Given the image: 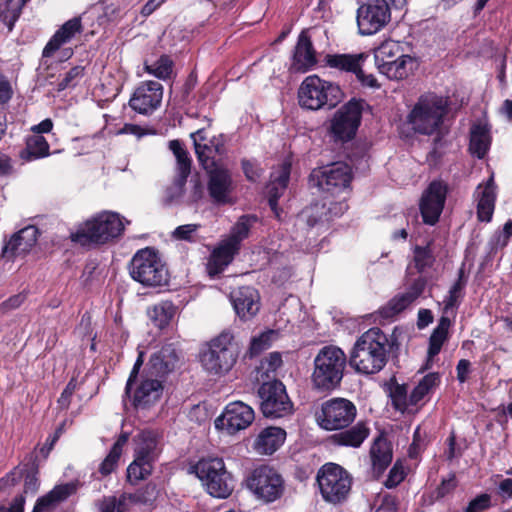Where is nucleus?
<instances>
[{"label": "nucleus", "instance_id": "obj_50", "mask_svg": "<svg viewBox=\"0 0 512 512\" xmlns=\"http://www.w3.org/2000/svg\"><path fill=\"white\" fill-rule=\"evenodd\" d=\"M346 197L347 196L345 195L342 200L331 201L329 203L328 207H326L327 204L324 203L322 205V208L326 209V211L321 213L319 219L312 218V215H311L308 219L309 224L313 226L319 220L323 219L324 221H331L334 218H338V217L342 216L349 208L347 201H346Z\"/></svg>", "mask_w": 512, "mask_h": 512}, {"label": "nucleus", "instance_id": "obj_10", "mask_svg": "<svg viewBox=\"0 0 512 512\" xmlns=\"http://www.w3.org/2000/svg\"><path fill=\"white\" fill-rule=\"evenodd\" d=\"M193 469L211 496L226 499L232 494L234 478L227 471L222 458L201 459Z\"/></svg>", "mask_w": 512, "mask_h": 512}, {"label": "nucleus", "instance_id": "obj_17", "mask_svg": "<svg viewBox=\"0 0 512 512\" xmlns=\"http://www.w3.org/2000/svg\"><path fill=\"white\" fill-rule=\"evenodd\" d=\"M164 383L161 379H155L142 373L140 379L132 384L130 391L124 389L125 395L129 398L135 409H149L154 406L162 397Z\"/></svg>", "mask_w": 512, "mask_h": 512}, {"label": "nucleus", "instance_id": "obj_64", "mask_svg": "<svg viewBox=\"0 0 512 512\" xmlns=\"http://www.w3.org/2000/svg\"><path fill=\"white\" fill-rule=\"evenodd\" d=\"M491 506V496L488 493H481L468 503L464 512H484Z\"/></svg>", "mask_w": 512, "mask_h": 512}, {"label": "nucleus", "instance_id": "obj_60", "mask_svg": "<svg viewBox=\"0 0 512 512\" xmlns=\"http://www.w3.org/2000/svg\"><path fill=\"white\" fill-rule=\"evenodd\" d=\"M406 477V472L402 463L397 460L390 469L384 485L388 489L397 487Z\"/></svg>", "mask_w": 512, "mask_h": 512}, {"label": "nucleus", "instance_id": "obj_14", "mask_svg": "<svg viewBox=\"0 0 512 512\" xmlns=\"http://www.w3.org/2000/svg\"><path fill=\"white\" fill-rule=\"evenodd\" d=\"M257 393L260 399V411L265 418H283L292 413L293 403L285 385L280 380L263 382Z\"/></svg>", "mask_w": 512, "mask_h": 512}, {"label": "nucleus", "instance_id": "obj_37", "mask_svg": "<svg viewBox=\"0 0 512 512\" xmlns=\"http://www.w3.org/2000/svg\"><path fill=\"white\" fill-rule=\"evenodd\" d=\"M158 434L152 430H144L138 435V443L134 456L151 462H156L159 456Z\"/></svg>", "mask_w": 512, "mask_h": 512}, {"label": "nucleus", "instance_id": "obj_7", "mask_svg": "<svg viewBox=\"0 0 512 512\" xmlns=\"http://www.w3.org/2000/svg\"><path fill=\"white\" fill-rule=\"evenodd\" d=\"M448 104L444 97L433 93L422 95L411 110L408 120L415 132L434 135L439 129H445L443 117L447 114Z\"/></svg>", "mask_w": 512, "mask_h": 512}, {"label": "nucleus", "instance_id": "obj_19", "mask_svg": "<svg viewBox=\"0 0 512 512\" xmlns=\"http://www.w3.org/2000/svg\"><path fill=\"white\" fill-rule=\"evenodd\" d=\"M197 160H215L229 157L228 137L224 134L208 136L205 129L191 133Z\"/></svg>", "mask_w": 512, "mask_h": 512}, {"label": "nucleus", "instance_id": "obj_3", "mask_svg": "<svg viewBox=\"0 0 512 512\" xmlns=\"http://www.w3.org/2000/svg\"><path fill=\"white\" fill-rule=\"evenodd\" d=\"M124 229L125 226L120 214L112 211H102L87 219L75 232H72L70 240L81 246L103 245L121 237Z\"/></svg>", "mask_w": 512, "mask_h": 512}, {"label": "nucleus", "instance_id": "obj_9", "mask_svg": "<svg viewBox=\"0 0 512 512\" xmlns=\"http://www.w3.org/2000/svg\"><path fill=\"white\" fill-rule=\"evenodd\" d=\"M316 482L324 501L336 505L348 498L353 478L341 465L327 462L319 468Z\"/></svg>", "mask_w": 512, "mask_h": 512}, {"label": "nucleus", "instance_id": "obj_13", "mask_svg": "<svg viewBox=\"0 0 512 512\" xmlns=\"http://www.w3.org/2000/svg\"><path fill=\"white\" fill-rule=\"evenodd\" d=\"M246 486L258 499L266 503L280 499L285 490L282 475L266 464L259 465L250 472Z\"/></svg>", "mask_w": 512, "mask_h": 512}, {"label": "nucleus", "instance_id": "obj_28", "mask_svg": "<svg viewBox=\"0 0 512 512\" xmlns=\"http://www.w3.org/2000/svg\"><path fill=\"white\" fill-rule=\"evenodd\" d=\"M336 431L328 437V441L333 446L346 448H360L371 432L368 423L364 420Z\"/></svg>", "mask_w": 512, "mask_h": 512}, {"label": "nucleus", "instance_id": "obj_56", "mask_svg": "<svg viewBox=\"0 0 512 512\" xmlns=\"http://www.w3.org/2000/svg\"><path fill=\"white\" fill-rule=\"evenodd\" d=\"M173 62L167 55H162L153 65L146 66V70L159 79H167L172 74Z\"/></svg>", "mask_w": 512, "mask_h": 512}, {"label": "nucleus", "instance_id": "obj_39", "mask_svg": "<svg viewBox=\"0 0 512 512\" xmlns=\"http://www.w3.org/2000/svg\"><path fill=\"white\" fill-rule=\"evenodd\" d=\"M128 440L129 433L121 432L115 443L112 445L109 453L99 465L98 472L102 476H108L117 469L123 453V448L127 444Z\"/></svg>", "mask_w": 512, "mask_h": 512}, {"label": "nucleus", "instance_id": "obj_62", "mask_svg": "<svg viewBox=\"0 0 512 512\" xmlns=\"http://www.w3.org/2000/svg\"><path fill=\"white\" fill-rule=\"evenodd\" d=\"M191 163L192 162H177L176 176L174 178L172 186L176 187L178 191H185L187 178L191 174Z\"/></svg>", "mask_w": 512, "mask_h": 512}, {"label": "nucleus", "instance_id": "obj_24", "mask_svg": "<svg viewBox=\"0 0 512 512\" xmlns=\"http://www.w3.org/2000/svg\"><path fill=\"white\" fill-rule=\"evenodd\" d=\"M255 419V413L251 406L241 401L229 403L221 415L215 421L216 427L219 423L226 427L230 434H234L240 430L249 427Z\"/></svg>", "mask_w": 512, "mask_h": 512}, {"label": "nucleus", "instance_id": "obj_61", "mask_svg": "<svg viewBox=\"0 0 512 512\" xmlns=\"http://www.w3.org/2000/svg\"><path fill=\"white\" fill-rule=\"evenodd\" d=\"M84 67L74 66L66 72L63 78L58 82L57 90L63 91L66 88L73 87L79 78L83 76Z\"/></svg>", "mask_w": 512, "mask_h": 512}, {"label": "nucleus", "instance_id": "obj_63", "mask_svg": "<svg viewBox=\"0 0 512 512\" xmlns=\"http://www.w3.org/2000/svg\"><path fill=\"white\" fill-rule=\"evenodd\" d=\"M23 477L22 462L0 478V491L17 485Z\"/></svg>", "mask_w": 512, "mask_h": 512}, {"label": "nucleus", "instance_id": "obj_49", "mask_svg": "<svg viewBox=\"0 0 512 512\" xmlns=\"http://www.w3.org/2000/svg\"><path fill=\"white\" fill-rule=\"evenodd\" d=\"M28 0H5L0 4V21H2L11 31L14 27L16 20L19 18L22 6Z\"/></svg>", "mask_w": 512, "mask_h": 512}, {"label": "nucleus", "instance_id": "obj_16", "mask_svg": "<svg viewBox=\"0 0 512 512\" xmlns=\"http://www.w3.org/2000/svg\"><path fill=\"white\" fill-rule=\"evenodd\" d=\"M391 18L386 0H368L357 11V24L362 35H372L387 25Z\"/></svg>", "mask_w": 512, "mask_h": 512}, {"label": "nucleus", "instance_id": "obj_38", "mask_svg": "<svg viewBox=\"0 0 512 512\" xmlns=\"http://www.w3.org/2000/svg\"><path fill=\"white\" fill-rule=\"evenodd\" d=\"M22 473L24 478V493L35 494L40 486L39 481V459L35 452L25 456L22 462Z\"/></svg>", "mask_w": 512, "mask_h": 512}, {"label": "nucleus", "instance_id": "obj_57", "mask_svg": "<svg viewBox=\"0 0 512 512\" xmlns=\"http://www.w3.org/2000/svg\"><path fill=\"white\" fill-rule=\"evenodd\" d=\"M277 332L274 330H268L261 333L258 337H254L250 343L251 355H257L263 350L268 349L271 346L272 341L276 338Z\"/></svg>", "mask_w": 512, "mask_h": 512}, {"label": "nucleus", "instance_id": "obj_48", "mask_svg": "<svg viewBox=\"0 0 512 512\" xmlns=\"http://www.w3.org/2000/svg\"><path fill=\"white\" fill-rule=\"evenodd\" d=\"M440 382L438 373H428L414 387L409 395V404L417 405Z\"/></svg>", "mask_w": 512, "mask_h": 512}, {"label": "nucleus", "instance_id": "obj_27", "mask_svg": "<svg viewBox=\"0 0 512 512\" xmlns=\"http://www.w3.org/2000/svg\"><path fill=\"white\" fill-rule=\"evenodd\" d=\"M179 362V355L172 345H165L153 353L143 371L155 379L165 380L166 376L174 371Z\"/></svg>", "mask_w": 512, "mask_h": 512}, {"label": "nucleus", "instance_id": "obj_45", "mask_svg": "<svg viewBox=\"0 0 512 512\" xmlns=\"http://www.w3.org/2000/svg\"><path fill=\"white\" fill-rule=\"evenodd\" d=\"M250 216L243 215L239 218V220L232 227L229 236L222 240L225 244L230 246L233 250L239 253L241 249V243L243 240L248 238L251 224H250Z\"/></svg>", "mask_w": 512, "mask_h": 512}, {"label": "nucleus", "instance_id": "obj_35", "mask_svg": "<svg viewBox=\"0 0 512 512\" xmlns=\"http://www.w3.org/2000/svg\"><path fill=\"white\" fill-rule=\"evenodd\" d=\"M286 432L279 427L265 428L255 441V449L266 455L273 454L284 442Z\"/></svg>", "mask_w": 512, "mask_h": 512}, {"label": "nucleus", "instance_id": "obj_11", "mask_svg": "<svg viewBox=\"0 0 512 512\" xmlns=\"http://www.w3.org/2000/svg\"><path fill=\"white\" fill-rule=\"evenodd\" d=\"M364 104L365 100L352 98L335 112L328 128L335 143L348 144L354 140L361 124Z\"/></svg>", "mask_w": 512, "mask_h": 512}, {"label": "nucleus", "instance_id": "obj_4", "mask_svg": "<svg viewBox=\"0 0 512 512\" xmlns=\"http://www.w3.org/2000/svg\"><path fill=\"white\" fill-rule=\"evenodd\" d=\"M353 177L352 167L347 162H330L312 169L308 176V187L316 189L324 199L349 196Z\"/></svg>", "mask_w": 512, "mask_h": 512}, {"label": "nucleus", "instance_id": "obj_34", "mask_svg": "<svg viewBox=\"0 0 512 512\" xmlns=\"http://www.w3.org/2000/svg\"><path fill=\"white\" fill-rule=\"evenodd\" d=\"M370 457L373 469L378 473H383L391 464L393 457L391 443L383 435L375 438L370 448Z\"/></svg>", "mask_w": 512, "mask_h": 512}, {"label": "nucleus", "instance_id": "obj_18", "mask_svg": "<svg viewBox=\"0 0 512 512\" xmlns=\"http://www.w3.org/2000/svg\"><path fill=\"white\" fill-rule=\"evenodd\" d=\"M366 53L357 54H327L324 58L325 64L342 72L355 74L357 80L367 87H378L377 80L372 74H365L362 67L367 60Z\"/></svg>", "mask_w": 512, "mask_h": 512}, {"label": "nucleus", "instance_id": "obj_51", "mask_svg": "<svg viewBox=\"0 0 512 512\" xmlns=\"http://www.w3.org/2000/svg\"><path fill=\"white\" fill-rule=\"evenodd\" d=\"M347 160H363L370 158L371 144L367 140L358 139L350 141L348 144H342Z\"/></svg>", "mask_w": 512, "mask_h": 512}, {"label": "nucleus", "instance_id": "obj_32", "mask_svg": "<svg viewBox=\"0 0 512 512\" xmlns=\"http://www.w3.org/2000/svg\"><path fill=\"white\" fill-rule=\"evenodd\" d=\"M237 254V251L221 241L212 251L206 264L208 275L214 278L221 274L233 262Z\"/></svg>", "mask_w": 512, "mask_h": 512}, {"label": "nucleus", "instance_id": "obj_25", "mask_svg": "<svg viewBox=\"0 0 512 512\" xmlns=\"http://www.w3.org/2000/svg\"><path fill=\"white\" fill-rule=\"evenodd\" d=\"M230 299L236 315L242 321L254 318L260 310L259 291L252 286H241L234 289Z\"/></svg>", "mask_w": 512, "mask_h": 512}, {"label": "nucleus", "instance_id": "obj_29", "mask_svg": "<svg viewBox=\"0 0 512 512\" xmlns=\"http://www.w3.org/2000/svg\"><path fill=\"white\" fill-rule=\"evenodd\" d=\"M480 192L476 207L477 219L480 222L489 223L492 220L496 203V184L492 173L484 185L479 184L477 190Z\"/></svg>", "mask_w": 512, "mask_h": 512}, {"label": "nucleus", "instance_id": "obj_36", "mask_svg": "<svg viewBox=\"0 0 512 512\" xmlns=\"http://www.w3.org/2000/svg\"><path fill=\"white\" fill-rule=\"evenodd\" d=\"M416 67L417 64L413 57L401 55L393 61L384 62L380 66V70L389 79L402 80L407 78Z\"/></svg>", "mask_w": 512, "mask_h": 512}, {"label": "nucleus", "instance_id": "obj_2", "mask_svg": "<svg viewBox=\"0 0 512 512\" xmlns=\"http://www.w3.org/2000/svg\"><path fill=\"white\" fill-rule=\"evenodd\" d=\"M347 361V356L341 348L334 345L322 347L314 358L311 375L313 388L323 393H330L339 388Z\"/></svg>", "mask_w": 512, "mask_h": 512}, {"label": "nucleus", "instance_id": "obj_21", "mask_svg": "<svg viewBox=\"0 0 512 512\" xmlns=\"http://www.w3.org/2000/svg\"><path fill=\"white\" fill-rule=\"evenodd\" d=\"M207 171V190L212 201L222 205L230 202L232 178L229 170L218 165V162H201Z\"/></svg>", "mask_w": 512, "mask_h": 512}, {"label": "nucleus", "instance_id": "obj_33", "mask_svg": "<svg viewBox=\"0 0 512 512\" xmlns=\"http://www.w3.org/2000/svg\"><path fill=\"white\" fill-rule=\"evenodd\" d=\"M491 132L488 124L477 123L470 130L469 151L474 157L483 159L491 146Z\"/></svg>", "mask_w": 512, "mask_h": 512}, {"label": "nucleus", "instance_id": "obj_30", "mask_svg": "<svg viewBox=\"0 0 512 512\" xmlns=\"http://www.w3.org/2000/svg\"><path fill=\"white\" fill-rule=\"evenodd\" d=\"M76 485L72 482L55 485L48 493L39 497L32 512H48L67 500L76 492Z\"/></svg>", "mask_w": 512, "mask_h": 512}, {"label": "nucleus", "instance_id": "obj_20", "mask_svg": "<svg viewBox=\"0 0 512 512\" xmlns=\"http://www.w3.org/2000/svg\"><path fill=\"white\" fill-rule=\"evenodd\" d=\"M163 86L157 81L141 82L129 99V106L135 112L149 116L162 102Z\"/></svg>", "mask_w": 512, "mask_h": 512}, {"label": "nucleus", "instance_id": "obj_6", "mask_svg": "<svg viewBox=\"0 0 512 512\" xmlns=\"http://www.w3.org/2000/svg\"><path fill=\"white\" fill-rule=\"evenodd\" d=\"M240 349L230 331H222L212 338L200 353V362L210 374L224 375L236 364Z\"/></svg>", "mask_w": 512, "mask_h": 512}, {"label": "nucleus", "instance_id": "obj_53", "mask_svg": "<svg viewBox=\"0 0 512 512\" xmlns=\"http://www.w3.org/2000/svg\"><path fill=\"white\" fill-rule=\"evenodd\" d=\"M464 296L465 291L451 286L448 295L443 300L442 314L446 316L452 315L454 317Z\"/></svg>", "mask_w": 512, "mask_h": 512}, {"label": "nucleus", "instance_id": "obj_22", "mask_svg": "<svg viewBox=\"0 0 512 512\" xmlns=\"http://www.w3.org/2000/svg\"><path fill=\"white\" fill-rule=\"evenodd\" d=\"M428 279L425 276L415 278L403 293L392 297L386 305L380 309L383 318H393L413 304L425 291Z\"/></svg>", "mask_w": 512, "mask_h": 512}, {"label": "nucleus", "instance_id": "obj_15", "mask_svg": "<svg viewBox=\"0 0 512 512\" xmlns=\"http://www.w3.org/2000/svg\"><path fill=\"white\" fill-rule=\"evenodd\" d=\"M449 191V184L441 178L432 180L423 190L419 211L424 224L434 226L439 222Z\"/></svg>", "mask_w": 512, "mask_h": 512}, {"label": "nucleus", "instance_id": "obj_46", "mask_svg": "<svg viewBox=\"0 0 512 512\" xmlns=\"http://www.w3.org/2000/svg\"><path fill=\"white\" fill-rule=\"evenodd\" d=\"M448 128L439 129L435 133L431 142V149L427 154V160H440L448 155L452 148V142L447 139Z\"/></svg>", "mask_w": 512, "mask_h": 512}, {"label": "nucleus", "instance_id": "obj_40", "mask_svg": "<svg viewBox=\"0 0 512 512\" xmlns=\"http://www.w3.org/2000/svg\"><path fill=\"white\" fill-rule=\"evenodd\" d=\"M512 237V219H508L502 228H498L490 236L486 246V261L494 259L496 254L503 250L509 243Z\"/></svg>", "mask_w": 512, "mask_h": 512}, {"label": "nucleus", "instance_id": "obj_41", "mask_svg": "<svg viewBox=\"0 0 512 512\" xmlns=\"http://www.w3.org/2000/svg\"><path fill=\"white\" fill-rule=\"evenodd\" d=\"M452 325V321L449 316L443 315L440 317L438 321V325L433 329L430 338L427 355L429 359L437 356L443 344L448 339L449 329Z\"/></svg>", "mask_w": 512, "mask_h": 512}, {"label": "nucleus", "instance_id": "obj_54", "mask_svg": "<svg viewBox=\"0 0 512 512\" xmlns=\"http://www.w3.org/2000/svg\"><path fill=\"white\" fill-rule=\"evenodd\" d=\"M291 170L292 162H281V164L273 167V171L270 175V182L280 185V189H287L290 181Z\"/></svg>", "mask_w": 512, "mask_h": 512}, {"label": "nucleus", "instance_id": "obj_1", "mask_svg": "<svg viewBox=\"0 0 512 512\" xmlns=\"http://www.w3.org/2000/svg\"><path fill=\"white\" fill-rule=\"evenodd\" d=\"M403 332L395 327L390 335L373 327L356 340L349 355V365L361 374H376L387 364L388 357L398 358Z\"/></svg>", "mask_w": 512, "mask_h": 512}, {"label": "nucleus", "instance_id": "obj_31", "mask_svg": "<svg viewBox=\"0 0 512 512\" xmlns=\"http://www.w3.org/2000/svg\"><path fill=\"white\" fill-rule=\"evenodd\" d=\"M81 29L80 17H74L65 22L44 47L42 53L43 57H50L62 44L67 43L76 33L81 32Z\"/></svg>", "mask_w": 512, "mask_h": 512}, {"label": "nucleus", "instance_id": "obj_12", "mask_svg": "<svg viewBox=\"0 0 512 512\" xmlns=\"http://www.w3.org/2000/svg\"><path fill=\"white\" fill-rule=\"evenodd\" d=\"M356 416V405L343 397H334L324 401L315 412L316 423L325 431L348 428L354 423Z\"/></svg>", "mask_w": 512, "mask_h": 512}, {"label": "nucleus", "instance_id": "obj_58", "mask_svg": "<svg viewBox=\"0 0 512 512\" xmlns=\"http://www.w3.org/2000/svg\"><path fill=\"white\" fill-rule=\"evenodd\" d=\"M201 227L200 224L180 225L172 232V238L178 241H186L195 243L197 241V231Z\"/></svg>", "mask_w": 512, "mask_h": 512}, {"label": "nucleus", "instance_id": "obj_26", "mask_svg": "<svg viewBox=\"0 0 512 512\" xmlns=\"http://www.w3.org/2000/svg\"><path fill=\"white\" fill-rule=\"evenodd\" d=\"M317 64V53L308 30H302L294 47L290 71L306 73Z\"/></svg>", "mask_w": 512, "mask_h": 512}, {"label": "nucleus", "instance_id": "obj_5", "mask_svg": "<svg viewBox=\"0 0 512 512\" xmlns=\"http://www.w3.org/2000/svg\"><path fill=\"white\" fill-rule=\"evenodd\" d=\"M128 270L131 278L144 287L158 288L169 284V270L153 247L138 250L131 258Z\"/></svg>", "mask_w": 512, "mask_h": 512}, {"label": "nucleus", "instance_id": "obj_43", "mask_svg": "<svg viewBox=\"0 0 512 512\" xmlns=\"http://www.w3.org/2000/svg\"><path fill=\"white\" fill-rule=\"evenodd\" d=\"M159 494L157 485L153 482L146 483L143 487L137 489L133 493H124L119 499L128 501L131 504L152 506Z\"/></svg>", "mask_w": 512, "mask_h": 512}, {"label": "nucleus", "instance_id": "obj_55", "mask_svg": "<svg viewBox=\"0 0 512 512\" xmlns=\"http://www.w3.org/2000/svg\"><path fill=\"white\" fill-rule=\"evenodd\" d=\"M391 404L395 410L405 412L408 409L409 396L405 385L396 384L390 390Z\"/></svg>", "mask_w": 512, "mask_h": 512}, {"label": "nucleus", "instance_id": "obj_44", "mask_svg": "<svg viewBox=\"0 0 512 512\" xmlns=\"http://www.w3.org/2000/svg\"><path fill=\"white\" fill-rule=\"evenodd\" d=\"M154 462L134 456L133 461L127 467V482L135 486L140 481L146 480L153 472Z\"/></svg>", "mask_w": 512, "mask_h": 512}, {"label": "nucleus", "instance_id": "obj_42", "mask_svg": "<svg viewBox=\"0 0 512 512\" xmlns=\"http://www.w3.org/2000/svg\"><path fill=\"white\" fill-rule=\"evenodd\" d=\"M177 312V307L172 301H161L148 309V316L153 324L160 328H166Z\"/></svg>", "mask_w": 512, "mask_h": 512}, {"label": "nucleus", "instance_id": "obj_8", "mask_svg": "<svg viewBox=\"0 0 512 512\" xmlns=\"http://www.w3.org/2000/svg\"><path fill=\"white\" fill-rule=\"evenodd\" d=\"M344 97L338 84L322 80L317 75H311L304 79L299 91V104L310 110H318L324 106L334 108Z\"/></svg>", "mask_w": 512, "mask_h": 512}, {"label": "nucleus", "instance_id": "obj_47", "mask_svg": "<svg viewBox=\"0 0 512 512\" xmlns=\"http://www.w3.org/2000/svg\"><path fill=\"white\" fill-rule=\"evenodd\" d=\"M433 241L430 240L425 246L416 245L413 248L414 267L418 273L425 272L435 263V255L432 249Z\"/></svg>", "mask_w": 512, "mask_h": 512}, {"label": "nucleus", "instance_id": "obj_23", "mask_svg": "<svg viewBox=\"0 0 512 512\" xmlns=\"http://www.w3.org/2000/svg\"><path fill=\"white\" fill-rule=\"evenodd\" d=\"M40 231L35 225H28L11 235L2 247L1 256L8 261L26 256L36 245Z\"/></svg>", "mask_w": 512, "mask_h": 512}, {"label": "nucleus", "instance_id": "obj_52", "mask_svg": "<svg viewBox=\"0 0 512 512\" xmlns=\"http://www.w3.org/2000/svg\"><path fill=\"white\" fill-rule=\"evenodd\" d=\"M24 152L30 157L43 158L49 155V145L42 135H32L26 141Z\"/></svg>", "mask_w": 512, "mask_h": 512}, {"label": "nucleus", "instance_id": "obj_59", "mask_svg": "<svg viewBox=\"0 0 512 512\" xmlns=\"http://www.w3.org/2000/svg\"><path fill=\"white\" fill-rule=\"evenodd\" d=\"M266 189H267L268 205H269L270 209L272 210V212L274 213L275 217H277L279 219L282 209L279 207L278 201L283 196L286 189H280V185H276L271 182H269Z\"/></svg>", "mask_w": 512, "mask_h": 512}]
</instances>
